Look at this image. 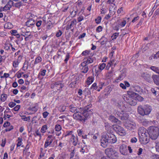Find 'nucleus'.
<instances>
[{"label":"nucleus","mask_w":159,"mask_h":159,"mask_svg":"<svg viewBox=\"0 0 159 159\" xmlns=\"http://www.w3.org/2000/svg\"><path fill=\"white\" fill-rule=\"evenodd\" d=\"M117 141L115 136L110 132L104 133L102 136L101 140V145L104 148L107 147L109 143H114Z\"/></svg>","instance_id":"1"},{"label":"nucleus","mask_w":159,"mask_h":159,"mask_svg":"<svg viewBox=\"0 0 159 159\" xmlns=\"http://www.w3.org/2000/svg\"><path fill=\"white\" fill-rule=\"evenodd\" d=\"M93 110L90 109L89 107H85L83 110H80L83 116L78 114H73V116L74 119L79 120L84 123L90 117V116L92 114Z\"/></svg>","instance_id":"2"},{"label":"nucleus","mask_w":159,"mask_h":159,"mask_svg":"<svg viewBox=\"0 0 159 159\" xmlns=\"http://www.w3.org/2000/svg\"><path fill=\"white\" fill-rule=\"evenodd\" d=\"M148 134L150 138L155 140L159 135V129L155 126H150L148 129Z\"/></svg>","instance_id":"3"},{"label":"nucleus","mask_w":159,"mask_h":159,"mask_svg":"<svg viewBox=\"0 0 159 159\" xmlns=\"http://www.w3.org/2000/svg\"><path fill=\"white\" fill-rule=\"evenodd\" d=\"M152 109L150 106L148 105L140 106L138 108V113L142 116L148 115L150 113Z\"/></svg>","instance_id":"4"},{"label":"nucleus","mask_w":159,"mask_h":159,"mask_svg":"<svg viewBox=\"0 0 159 159\" xmlns=\"http://www.w3.org/2000/svg\"><path fill=\"white\" fill-rule=\"evenodd\" d=\"M105 153L110 158L114 159L118 157V153L114 150L112 148H107L105 151Z\"/></svg>","instance_id":"5"},{"label":"nucleus","mask_w":159,"mask_h":159,"mask_svg":"<svg viewBox=\"0 0 159 159\" xmlns=\"http://www.w3.org/2000/svg\"><path fill=\"white\" fill-rule=\"evenodd\" d=\"M151 69L157 73L159 75V67L155 66H152ZM152 78L153 79L154 83L157 85L159 86V75H153Z\"/></svg>","instance_id":"6"},{"label":"nucleus","mask_w":159,"mask_h":159,"mask_svg":"<svg viewBox=\"0 0 159 159\" xmlns=\"http://www.w3.org/2000/svg\"><path fill=\"white\" fill-rule=\"evenodd\" d=\"M149 138L148 134L146 133L144 134L139 136V141L141 143L144 144H146L149 142Z\"/></svg>","instance_id":"7"},{"label":"nucleus","mask_w":159,"mask_h":159,"mask_svg":"<svg viewBox=\"0 0 159 159\" xmlns=\"http://www.w3.org/2000/svg\"><path fill=\"white\" fill-rule=\"evenodd\" d=\"M114 129L120 136H123L126 134L125 131L124 129L119 125H116L114 127Z\"/></svg>","instance_id":"8"},{"label":"nucleus","mask_w":159,"mask_h":159,"mask_svg":"<svg viewBox=\"0 0 159 159\" xmlns=\"http://www.w3.org/2000/svg\"><path fill=\"white\" fill-rule=\"evenodd\" d=\"M64 86V84H61L60 82H57L55 83L52 84L50 87L52 89L55 88L58 90H60Z\"/></svg>","instance_id":"9"},{"label":"nucleus","mask_w":159,"mask_h":159,"mask_svg":"<svg viewBox=\"0 0 159 159\" xmlns=\"http://www.w3.org/2000/svg\"><path fill=\"white\" fill-rule=\"evenodd\" d=\"M141 77L144 78L146 81L150 82H151L152 79L151 76L149 74L146 72H143L141 74Z\"/></svg>","instance_id":"10"},{"label":"nucleus","mask_w":159,"mask_h":159,"mask_svg":"<svg viewBox=\"0 0 159 159\" xmlns=\"http://www.w3.org/2000/svg\"><path fill=\"white\" fill-rule=\"evenodd\" d=\"M137 102L136 99L131 97L127 98V102L131 106H134L135 105L137 104Z\"/></svg>","instance_id":"11"},{"label":"nucleus","mask_w":159,"mask_h":159,"mask_svg":"<svg viewBox=\"0 0 159 159\" xmlns=\"http://www.w3.org/2000/svg\"><path fill=\"white\" fill-rule=\"evenodd\" d=\"M70 111L74 113V114H77V113H81L80 111V109L79 108H78L76 107H73L72 106H70L69 107Z\"/></svg>","instance_id":"12"},{"label":"nucleus","mask_w":159,"mask_h":159,"mask_svg":"<svg viewBox=\"0 0 159 159\" xmlns=\"http://www.w3.org/2000/svg\"><path fill=\"white\" fill-rule=\"evenodd\" d=\"M127 146L125 144L121 145L120 147V151L121 153L125 155L127 152Z\"/></svg>","instance_id":"13"},{"label":"nucleus","mask_w":159,"mask_h":159,"mask_svg":"<svg viewBox=\"0 0 159 159\" xmlns=\"http://www.w3.org/2000/svg\"><path fill=\"white\" fill-rule=\"evenodd\" d=\"M148 133V131L144 127H140L138 130V134L139 136L143 135L146 134Z\"/></svg>","instance_id":"14"},{"label":"nucleus","mask_w":159,"mask_h":159,"mask_svg":"<svg viewBox=\"0 0 159 159\" xmlns=\"http://www.w3.org/2000/svg\"><path fill=\"white\" fill-rule=\"evenodd\" d=\"M26 25L28 27H30L33 25H34L35 24V21L32 18L29 19L26 22Z\"/></svg>","instance_id":"15"},{"label":"nucleus","mask_w":159,"mask_h":159,"mask_svg":"<svg viewBox=\"0 0 159 159\" xmlns=\"http://www.w3.org/2000/svg\"><path fill=\"white\" fill-rule=\"evenodd\" d=\"M84 60V61L81 63V65H84L85 64L87 65L89 64L92 63L93 61V59L90 57H89L88 58H85Z\"/></svg>","instance_id":"16"},{"label":"nucleus","mask_w":159,"mask_h":159,"mask_svg":"<svg viewBox=\"0 0 159 159\" xmlns=\"http://www.w3.org/2000/svg\"><path fill=\"white\" fill-rule=\"evenodd\" d=\"M57 145V141L54 138L50 135V146L52 147H56Z\"/></svg>","instance_id":"17"},{"label":"nucleus","mask_w":159,"mask_h":159,"mask_svg":"<svg viewBox=\"0 0 159 159\" xmlns=\"http://www.w3.org/2000/svg\"><path fill=\"white\" fill-rule=\"evenodd\" d=\"M4 116H3V118L4 120H5L7 119L6 116H7V118H9L11 116H11L9 114H12V112L11 111H8L7 110H5L4 112Z\"/></svg>","instance_id":"18"},{"label":"nucleus","mask_w":159,"mask_h":159,"mask_svg":"<svg viewBox=\"0 0 159 159\" xmlns=\"http://www.w3.org/2000/svg\"><path fill=\"white\" fill-rule=\"evenodd\" d=\"M134 88V90L135 91L138 92L140 94H141L143 93V89L140 86L135 85Z\"/></svg>","instance_id":"19"},{"label":"nucleus","mask_w":159,"mask_h":159,"mask_svg":"<svg viewBox=\"0 0 159 159\" xmlns=\"http://www.w3.org/2000/svg\"><path fill=\"white\" fill-rule=\"evenodd\" d=\"M129 115L127 113H125L119 116L120 118L122 120H127L129 117Z\"/></svg>","instance_id":"20"},{"label":"nucleus","mask_w":159,"mask_h":159,"mask_svg":"<svg viewBox=\"0 0 159 159\" xmlns=\"http://www.w3.org/2000/svg\"><path fill=\"white\" fill-rule=\"evenodd\" d=\"M81 66H83L82 69V72L84 73H86L89 70L87 65L85 64L84 65H81Z\"/></svg>","instance_id":"21"},{"label":"nucleus","mask_w":159,"mask_h":159,"mask_svg":"<svg viewBox=\"0 0 159 159\" xmlns=\"http://www.w3.org/2000/svg\"><path fill=\"white\" fill-rule=\"evenodd\" d=\"M71 138L73 140V144L74 146H76L78 142V137H75L74 135H72V137Z\"/></svg>","instance_id":"22"},{"label":"nucleus","mask_w":159,"mask_h":159,"mask_svg":"<svg viewBox=\"0 0 159 159\" xmlns=\"http://www.w3.org/2000/svg\"><path fill=\"white\" fill-rule=\"evenodd\" d=\"M140 122L144 126H146L148 124L149 122L148 120L145 119H142L140 120Z\"/></svg>","instance_id":"23"},{"label":"nucleus","mask_w":159,"mask_h":159,"mask_svg":"<svg viewBox=\"0 0 159 159\" xmlns=\"http://www.w3.org/2000/svg\"><path fill=\"white\" fill-rule=\"evenodd\" d=\"M109 119L111 121L117 123L118 121V120L113 116H110Z\"/></svg>","instance_id":"24"},{"label":"nucleus","mask_w":159,"mask_h":159,"mask_svg":"<svg viewBox=\"0 0 159 159\" xmlns=\"http://www.w3.org/2000/svg\"><path fill=\"white\" fill-rule=\"evenodd\" d=\"M23 3L21 2H19L16 3L14 2V6L17 7L19 8L20 6L22 5Z\"/></svg>","instance_id":"25"},{"label":"nucleus","mask_w":159,"mask_h":159,"mask_svg":"<svg viewBox=\"0 0 159 159\" xmlns=\"http://www.w3.org/2000/svg\"><path fill=\"white\" fill-rule=\"evenodd\" d=\"M7 98V95L5 94H3L1 95V100L2 102L5 101Z\"/></svg>","instance_id":"26"},{"label":"nucleus","mask_w":159,"mask_h":159,"mask_svg":"<svg viewBox=\"0 0 159 159\" xmlns=\"http://www.w3.org/2000/svg\"><path fill=\"white\" fill-rule=\"evenodd\" d=\"M6 5L7 6L11 8L12 6H14V2L12 1L9 0Z\"/></svg>","instance_id":"27"},{"label":"nucleus","mask_w":159,"mask_h":159,"mask_svg":"<svg viewBox=\"0 0 159 159\" xmlns=\"http://www.w3.org/2000/svg\"><path fill=\"white\" fill-rule=\"evenodd\" d=\"M12 27L13 26L10 23H8L6 24L4 26L5 28H7L8 29H11L12 28Z\"/></svg>","instance_id":"28"},{"label":"nucleus","mask_w":159,"mask_h":159,"mask_svg":"<svg viewBox=\"0 0 159 159\" xmlns=\"http://www.w3.org/2000/svg\"><path fill=\"white\" fill-rule=\"evenodd\" d=\"M41 57H38L35 59L34 64H36L38 63H39L41 62Z\"/></svg>","instance_id":"29"},{"label":"nucleus","mask_w":159,"mask_h":159,"mask_svg":"<svg viewBox=\"0 0 159 159\" xmlns=\"http://www.w3.org/2000/svg\"><path fill=\"white\" fill-rule=\"evenodd\" d=\"M106 64L104 63H102L99 65L98 68L100 70V71L102 70L105 67Z\"/></svg>","instance_id":"30"},{"label":"nucleus","mask_w":159,"mask_h":159,"mask_svg":"<svg viewBox=\"0 0 159 159\" xmlns=\"http://www.w3.org/2000/svg\"><path fill=\"white\" fill-rule=\"evenodd\" d=\"M47 129V125H43L41 129V131L42 133H44L46 132V130Z\"/></svg>","instance_id":"31"},{"label":"nucleus","mask_w":159,"mask_h":159,"mask_svg":"<svg viewBox=\"0 0 159 159\" xmlns=\"http://www.w3.org/2000/svg\"><path fill=\"white\" fill-rule=\"evenodd\" d=\"M119 33H115L114 34L111 36V38L113 40L115 39H116L117 37L119 36Z\"/></svg>","instance_id":"32"},{"label":"nucleus","mask_w":159,"mask_h":159,"mask_svg":"<svg viewBox=\"0 0 159 159\" xmlns=\"http://www.w3.org/2000/svg\"><path fill=\"white\" fill-rule=\"evenodd\" d=\"M73 133V131H67L66 133V134L65 135V137H66L67 136L71 135L72 137V135H74L72 133Z\"/></svg>","instance_id":"33"},{"label":"nucleus","mask_w":159,"mask_h":159,"mask_svg":"<svg viewBox=\"0 0 159 159\" xmlns=\"http://www.w3.org/2000/svg\"><path fill=\"white\" fill-rule=\"evenodd\" d=\"M61 126L60 125H57L55 126V129L56 131L59 132L61 130Z\"/></svg>","instance_id":"34"},{"label":"nucleus","mask_w":159,"mask_h":159,"mask_svg":"<svg viewBox=\"0 0 159 159\" xmlns=\"http://www.w3.org/2000/svg\"><path fill=\"white\" fill-rule=\"evenodd\" d=\"M22 139L20 137L18 138V142L17 144V147H18L20 146L22 144Z\"/></svg>","instance_id":"35"},{"label":"nucleus","mask_w":159,"mask_h":159,"mask_svg":"<svg viewBox=\"0 0 159 159\" xmlns=\"http://www.w3.org/2000/svg\"><path fill=\"white\" fill-rule=\"evenodd\" d=\"M157 89V88H152L151 89L152 93L155 95H156L157 94V92L155 89Z\"/></svg>","instance_id":"36"},{"label":"nucleus","mask_w":159,"mask_h":159,"mask_svg":"<svg viewBox=\"0 0 159 159\" xmlns=\"http://www.w3.org/2000/svg\"><path fill=\"white\" fill-rule=\"evenodd\" d=\"M101 17L100 16H98L97 18L95 19L96 23L97 24L100 23L101 22Z\"/></svg>","instance_id":"37"},{"label":"nucleus","mask_w":159,"mask_h":159,"mask_svg":"<svg viewBox=\"0 0 159 159\" xmlns=\"http://www.w3.org/2000/svg\"><path fill=\"white\" fill-rule=\"evenodd\" d=\"M93 80L92 78L89 77L87 81V84L88 85H90L93 82Z\"/></svg>","instance_id":"38"},{"label":"nucleus","mask_w":159,"mask_h":159,"mask_svg":"<svg viewBox=\"0 0 159 159\" xmlns=\"http://www.w3.org/2000/svg\"><path fill=\"white\" fill-rule=\"evenodd\" d=\"M28 64L27 62H25L24 64V66L23 67V70H25L28 69Z\"/></svg>","instance_id":"39"},{"label":"nucleus","mask_w":159,"mask_h":159,"mask_svg":"<svg viewBox=\"0 0 159 159\" xmlns=\"http://www.w3.org/2000/svg\"><path fill=\"white\" fill-rule=\"evenodd\" d=\"M34 135L35 136H39V139H40L41 138V134L39 132V130H36L35 131V133L34 134Z\"/></svg>","instance_id":"40"},{"label":"nucleus","mask_w":159,"mask_h":159,"mask_svg":"<svg viewBox=\"0 0 159 159\" xmlns=\"http://www.w3.org/2000/svg\"><path fill=\"white\" fill-rule=\"evenodd\" d=\"M155 148L157 152H159V142H156Z\"/></svg>","instance_id":"41"},{"label":"nucleus","mask_w":159,"mask_h":159,"mask_svg":"<svg viewBox=\"0 0 159 159\" xmlns=\"http://www.w3.org/2000/svg\"><path fill=\"white\" fill-rule=\"evenodd\" d=\"M11 44H5L4 46V48L6 50H8L10 49Z\"/></svg>","instance_id":"42"},{"label":"nucleus","mask_w":159,"mask_h":159,"mask_svg":"<svg viewBox=\"0 0 159 159\" xmlns=\"http://www.w3.org/2000/svg\"><path fill=\"white\" fill-rule=\"evenodd\" d=\"M10 33L12 35H16L17 36H19V34H16V33H17V31L16 30H11L10 31Z\"/></svg>","instance_id":"43"},{"label":"nucleus","mask_w":159,"mask_h":159,"mask_svg":"<svg viewBox=\"0 0 159 159\" xmlns=\"http://www.w3.org/2000/svg\"><path fill=\"white\" fill-rule=\"evenodd\" d=\"M20 107V106L19 105H17L14 108L12 109V110H14L15 111H17L19 110Z\"/></svg>","instance_id":"44"},{"label":"nucleus","mask_w":159,"mask_h":159,"mask_svg":"<svg viewBox=\"0 0 159 159\" xmlns=\"http://www.w3.org/2000/svg\"><path fill=\"white\" fill-rule=\"evenodd\" d=\"M101 40H102L101 42V44L102 45H104L107 42V39L106 38H105L104 39H103V38H102L101 39Z\"/></svg>","instance_id":"45"},{"label":"nucleus","mask_w":159,"mask_h":159,"mask_svg":"<svg viewBox=\"0 0 159 159\" xmlns=\"http://www.w3.org/2000/svg\"><path fill=\"white\" fill-rule=\"evenodd\" d=\"M50 145V142L48 139H47L44 144V148H46Z\"/></svg>","instance_id":"46"},{"label":"nucleus","mask_w":159,"mask_h":159,"mask_svg":"<svg viewBox=\"0 0 159 159\" xmlns=\"http://www.w3.org/2000/svg\"><path fill=\"white\" fill-rule=\"evenodd\" d=\"M152 159H159V155H158L154 154L152 156Z\"/></svg>","instance_id":"47"},{"label":"nucleus","mask_w":159,"mask_h":159,"mask_svg":"<svg viewBox=\"0 0 159 159\" xmlns=\"http://www.w3.org/2000/svg\"><path fill=\"white\" fill-rule=\"evenodd\" d=\"M66 107L65 106H61L59 107V110L61 112H63L66 110Z\"/></svg>","instance_id":"48"},{"label":"nucleus","mask_w":159,"mask_h":159,"mask_svg":"<svg viewBox=\"0 0 159 159\" xmlns=\"http://www.w3.org/2000/svg\"><path fill=\"white\" fill-rule=\"evenodd\" d=\"M90 51L89 50H85L83 51L82 53V54L83 56H86L89 54Z\"/></svg>","instance_id":"49"},{"label":"nucleus","mask_w":159,"mask_h":159,"mask_svg":"<svg viewBox=\"0 0 159 159\" xmlns=\"http://www.w3.org/2000/svg\"><path fill=\"white\" fill-rule=\"evenodd\" d=\"M77 133L79 136H82V135H83V131L79 129L77 130Z\"/></svg>","instance_id":"50"},{"label":"nucleus","mask_w":159,"mask_h":159,"mask_svg":"<svg viewBox=\"0 0 159 159\" xmlns=\"http://www.w3.org/2000/svg\"><path fill=\"white\" fill-rule=\"evenodd\" d=\"M22 119L24 120V121H29L30 120V117L28 116L27 117H26L25 116H24L22 118Z\"/></svg>","instance_id":"51"},{"label":"nucleus","mask_w":159,"mask_h":159,"mask_svg":"<svg viewBox=\"0 0 159 159\" xmlns=\"http://www.w3.org/2000/svg\"><path fill=\"white\" fill-rule=\"evenodd\" d=\"M10 125V123L8 121H7L4 123L3 125V126L4 127H7L8 126H9Z\"/></svg>","instance_id":"52"},{"label":"nucleus","mask_w":159,"mask_h":159,"mask_svg":"<svg viewBox=\"0 0 159 159\" xmlns=\"http://www.w3.org/2000/svg\"><path fill=\"white\" fill-rule=\"evenodd\" d=\"M16 103L15 102H11L8 104V106L11 107H13L16 105Z\"/></svg>","instance_id":"53"},{"label":"nucleus","mask_w":159,"mask_h":159,"mask_svg":"<svg viewBox=\"0 0 159 159\" xmlns=\"http://www.w3.org/2000/svg\"><path fill=\"white\" fill-rule=\"evenodd\" d=\"M97 84L96 83H93L91 87L90 88V89H97Z\"/></svg>","instance_id":"54"},{"label":"nucleus","mask_w":159,"mask_h":159,"mask_svg":"<svg viewBox=\"0 0 159 159\" xmlns=\"http://www.w3.org/2000/svg\"><path fill=\"white\" fill-rule=\"evenodd\" d=\"M137 141V139L135 137H134L131 139L130 142L132 143H136Z\"/></svg>","instance_id":"55"},{"label":"nucleus","mask_w":159,"mask_h":159,"mask_svg":"<svg viewBox=\"0 0 159 159\" xmlns=\"http://www.w3.org/2000/svg\"><path fill=\"white\" fill-rule=\"evenodd\" d=\"M101 13L102 14H105L106 12V8H103L102 7V8L101 10Z\"/></svg>","instance_id":"56"},{"label":"nucleus","mask_w":159,"mask_h":159,"mask_svg":"<svg viewBox=\"0 0 159 159\" xmlns=\"http://www.w3.org/2000/svg\"><path fill=\"white\" fill-rule=\"evenodd\" d=\"M75 152L74 151V150H72V152L70 153V159H71L73 158L75 155Z\"/></svg>","instance_id":"57"},{"label":"nucleus","mask_w":159,"mask_h":159,"mask_svg":"<svg viewBox=\"0 0 159 159\" xmlns=\"http://www.w3.org/2000/svg\"><path fill=\"white\" fill-rule=\"evenodd\" d=\"M102 27L101 26H99L97 28L96 30L97 32H99L102 30Z\"/></svg>","instance_id":"58"},{"label":"nucleus","mask_w":159,"mask_h":159,"mask_svg":"<svg viewBox=\"0 0 159 159\" xmlns=\"http://www.w3.org/2000/svg\"><path fill=\"white\" fill-rule=\"evenodd\" d=\"M143 21V19H141L140 20L139 22V23L137 24V25H136V26L137 27V28L139 27V26H140L142 24Z\"/></svg>","instance_id":"59"},{"label":"nucleus","mask_w":159,"mask_h":159,"mask_svg":"<svg viewBox=\"0 0 159 159\" xmlns=\"http://www.w3.org/2000/svg\"><path fill=\"white\" fill-rule=\"evenodd\" d=\"M139 19V16H137L134 17L132 21L133 23H134L137 21Z\"/></svg>","instance_id":"60"},{"label":"nucleus","mask_w":159,"mask_h":159,"mask_svg":"<svg viewBox=\"0 0 159 159\" xmlns=\"http://www.w3.org/2000/svg\"><path fill=\"white\" fill-rule=\"evenodd\" d=\"M74 78L75 80L74 82L75 83V84H76L77 81L80 80V77L79 76H74Z\"/></svg>","instance_id":"61"},{"label":"nucleus","mask_w":159,"mask_h":159,"mask_svg":"<svg viewBox=\"0 0 159 159\" xmlns=\"http://www.w3.org/2000/svg\"><path fill=\"white\" fill-rule=\"evenodd\" d=\"M62 34V31L60 30H59L58 32L57 33L56 35L57 37H59Z\"/></svg>","instance_id":"62"},{"label":"nucleus","mask_w":159,"mask_h":159,"mask_svg":"<svg viewBox=\"0 0 159 159\" xmlns=\"http://www.w3.org/2000/svg\"><path fill=\"white\" fill-rule=\"evenodd\" d=\"M7 33L4 32H2L0 33V36L4 37L6 35Z\"/></svg>","instance_id":"63"},{"label":"nucleus","mask_w":159,"mask_h":159,"mask_svg":"<svg viewBox=\"0 0 159 159\" xmlns=\"http://www.w3.org/2000/svg\"><path fill=\"white\" fill-rule=\"evenodd\" d=\"M143 149L141 148H140L138 151L137 154L138 155H140L141 154H142V153L143 152Z\"/></svg>","instance_id":"64"}]
</instances>
